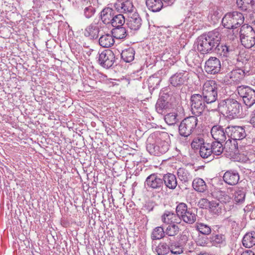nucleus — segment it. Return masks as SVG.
Masks as SVG:
<instances>
[{
  "mask_svg": "<svg viewBox=\"0 0 255 255\" xmlns=\"http://www.w3.org/2000/svg\"><path fill=\"white\" fill-rule=\"evenodd\" d=\"M219 110L230 118H235L241 115L242 105L234 99H227L218 104Z\"/></svg>",
  "mask_w": 255,
  "mask_h": 255,
  "instance_id": "1",
  "label": "nucleus"
},
{
  "mask_svg": "<svg viewBox=\"0 0 255 255\" xmlns=\"http://www.w3.org/2000/svg\"><path fill=\"white\" fill-rule=\"evenodd\" d=\"M244 20L243 14L235 11L226 13L222 18V23L225 27L232 29L234 34H238V28L243 24Z\"/></svg>",
  "mask_w": 255,
  "mask_h": 255,
  "instance_id": "2",
  "label": "nucleus"
},
{
  "mask_svg": "<svg viewBox=\"0 0 255 255\" xmlns=\"http://www.w3.org/2000/svg\"><path fill=\"white\" fill-rule=\"evenodd\" d=\"M176 212L182 220L188 224H193L196 221L197 209L195 208H188L184 203H179L176 208Z\"/></svg>",
  "mask_w": 255,
  "mask_h": 255,
  "instance_id": "3",
  "label": "nucleus"
},
{
  "mask_svg": "<svg viewBox=\"0 0 255 255\" xmlns=\"http://www.w3.org/2000/svg\"><path fill=\"white\" fill-rule=\"evenodd\" d=\"M239 33L242 44L247 48H250L255 44V31L248 24H243L240 28Z\"/></svg>",
  "mask_w": 255,
  "mask_h": 255,
  "instance_id": "4",
  "label": "nucleus"
},
{
  "mask_svg": "<svg viewBox=\"0 0 255 255\" xmlns=\"http://www.w3.org/2000/svg\"><path fill=\"white\" fill-rule=\"evenodd\" d=\"M197 116H192L185 118L178 126L179 134L183 137H188L196 129L198 124Z\"/></svg>",
  "mask_w": 255,
  "mask_h": 255,
  "instance_id": "5",
  "label": "nucleus"
},
{
  "mask_svg": "<svg viewBox=\"0 0 255 255\" xmlns=\"http://www.w3.org/2000/svg\"><path fill=\"white\" fill-rule=\"evenodd\" d=\"M218 85L214 80L207 81L203 86L202 95L207 104L215 102L218 97Z\"/></svg>",
  "mask_w": 255,
  "mask_h": 255,
  "instance_id": "6",
  "label": "nucleus"
},
{
  "mask_svg": "<svg viewBox=\"0 0 255 255\" xmlns=\"http://www.w3.org/2000/svg\"><path fill=\"white\" fill-rule=\"evenodd\" d=\"M237 90L247 107L250 108L255 104V90L248 86L241 85L237 87Z\"/></svg>",
  "mask_w": 255,
  "mask_h": 255,
  "instance_id": "7",
  "label": "nucleus"
},
{
  "mask_svg": "<svg viewBox=\"0 0 255 255\" xmlns=\"http://www.w3.org/2000/svg\"><path fill=\"white\" fill-rule=\"evenodd\" d=\"M190 101L192 114L196 116L201 115L207 104L203 95L199 94L192 95Z\"/></svg>",
  "mask_w": 255,
  "mask_h": 255,
  "instance_id": "8",
  "label": "nucleus"
},
{
  "mask_svg": "<svg viewBox=\"0 0 255 255\" xmlns=\"http://www.w3.org/2000/svg\"><path fill=\"white\" fill-rule=\"evenodd\" d=\"M208 33L201 35L198 39V50L202 54L212 53L214 52V47L211 45V40Z\"/></svg>",
  "mask_w": 255,
  "mask_h": 255,
  "instance_id": "9",
  "label": "nucleus"
},
{
  "mask_svg": "<svg viewBox=\"0 0 255 255\" xmlns=\"http://www.w3.org/2000/svg\"><path fill=\"white\" fill-rule=\"evenodd\" d=\"M169 145L165 140H158L156 144H147L146 148L149 152L156 156L166 153L169 149Z\"/></svg>",
  "mask_w": 255,
  "mask_h": 255,
  "instance_id": "10",
  "label": "nucleus"
},
{
  "mask_svg": "<svg viewBox=\"0 0 255 255\" xmlns=\"http://www.w3.org/2000/svg\"><path fill=\"white\" fill-rule=\"evenodd\" d=\"M248 72L249 71L245 69H233L226 75L224 82L226 84H230L232 82L238 83L244 79L246 73Z\"/></svg>",
  "mask_w": 255,
  "mask_h": 255,
  "instance_id": "11",
  "label": "nucleus"
},
{
  "mask_svg": "<svg viewBox=\"0 0 255 255\" xmlns=\"http://www.w3.org/2000/svg\"><path fill=\"white\" fill-rule=\"evenodd\" d=\"M145 185L152 190L161 191L163 186L162 176L157 173L150 174L146 178Z\"/></svg>",
  "mask_w": 255,
  "mask_h": 255,
  "instance_id": "12",
  "label": "nucleus"
},
{
  "mask_svg": "<svg viewBox=\"0 0 255 255\" xmlns=\"http://www.w3.org/2000/svg\"><path fill=\"white\" fill-rule=\"evenodd\" d=\"M115 58V55L111 50H106L99 54V63L104 68H109L114 64Z\"/></svg>",
  "mask_w": 255,
  "mask_h": 255,
  "instance_id": "13",
  "label": "nucleus"
},
{
  "mask_svg": "<svg viewBox=\"0 0 255 255\" xmlns=\"http://www.w3.org/2000/svg\"><path fill=\"white\" fill-rule=\"evenodd\" d=\"M116 9L121 12L128 13V15L133 13L134 7L132 3L129 0H118L114 3Z\"/></svg>",
  "mask_w": 255,
  "mask_h": 255,
  "instance_id": "14",
  "label": "nucleus"
},
{
  "mask_svg": "<svg viewBox=\"0 0 255 255\" xmlns=\"http://www.w3.org/2000/svg\"><path fill=\"white\" fill-rule=\"evenodd\" d=\"M220 60L214 57H210L205 63V70L208 74H215L221 70Z\"/></svg>",
  "mask_w": 255,
  "mask_h": 255,
  "instance_id": "15",
  "label": "nucleus"
},
{
  "mask_svg": "<svg viewBox=\"0 0 255 255\" xmlns=\"http://www.w3.org/2000/svg\"><path fill=\"white\" fill-rule=\"evenodd\" d=\"M228 132L230 133V136L235 141L244 139L247 135L245 127L230 126L227 127Z\"/></svg>",
  "mask_w": 255,
  "mask_h": 255,
  "instance_id": "16",
  "label": "nucleus"
},
{
  "mask_svg": "<svg viewBox=\"0 0 255 255\" xmlns=\"http://www.w3.org/2000/svg\"><path fill=\"white\" fill-rule=\"evenodd\" d=\"M223 179V181L228 185L235 186L239 182L240 175L239 172L235 170H229L224 173Z\"/></svg>",
  "mask_w": 255,
  "mask_h": 255,
  "instance_id": "17",
  "label": "nucleus"
},
{
  "mask_svg": "<svg viewBox=\"0 0 255 255\" xmlns=\"http://www.w3.org/2000/svg\"><path fill=\"white\" fill-rule=\"evenodd\" d=\"M227 130L220 125L214 126L211 129V133L213 138L218 141H225L227 138Z\"/></svg>",
  "mask_w": 255,
  "mask_h": 255,
  "instance_id": "18",
  "label": "nucleus"
},
{
  "mask_svg": "<svg viewBox=\"0 0 255 255\" xmlns=\"http://www.w3.org/2000/svg\"><path fill=\"white\" fill-rule=\"evenodd\" d=\"M127 24L130 29L136 31L141 27L142 20L138 13L134 12L128 15Z\"/></svg>",
  "mask_w": 255,
  "mask_h": 255,
  "instance_id": "19",
  "label": "nucleus"
},
{
  "mask_svg": "<svg viewBox=\"0 0 255 255\" xmlns=\"http://www.w3.org/2000/svg\"><path fill=\"white\" fill-rule=\"evenodd\" d=\"M188 74L185 72H177L170 78V83L173 87H180L187 81Z\"/></svg>",
  "mask_w": 255,
  "mask_h": 255,
  "instance_id": "20",
  "label": "nucleus"
},
{
  "mask_svg": "<svg viewBox=\"0 0 255 255\" xmlns=\"http://www.w3.org/2000/svg\"><path fill=\"white\" fill-rule=\"evenodd\" d=\"M162 222L165 224H179L180 218L178 214L165 211L161 217Z\"/></svg>",
  "mask_w": 255,
  "mask_h": 255,
  "instance_id": "21",
  "label": "nucleus"
},
{
  "mask_svg": "<svg viewBox=\"0 0 255 255\" xmlns=\"http://www.w3.org/2000/svg\"><path fill=\"white\" fill-rule=\"evenodd\" d=\"M171 107V104L162 97L158 99L155 105L157 112L161 115L166 114Z\"/></svg>",
  "mask_w": 255,
  "mask_h": 255,
  "instance_id": "22",
  "label": "nucleus"
},
{
  "mask_svg": "<svg viewBox=\"0 0 255 255\" xmlns=\"http://www.w3.org/2000/svg\"><path fill=\"white\" fill-rule=\"evenodd\" d=\"M162 178V183L163 182L166 187L170 189H174L177 185L176 177L175 175L171 173L164 174Z\"/></svg>",
  "mask_w": 255,
  "mask_h": 255,
  "instance_id": "23",
  "label": "nucleus"
},
{
  "mask_svg": "<svg viewBox=\"0 0 255 255\" xmlns=\"http://www.w3.org/2000/svg\"><path fill=\"white\" fill-rule=\"evenodd\" d=\"M115 12L110 7H106L103 9L101 12V18L103 22L106 24H110Z\"/></svg>",
  "mask_w": 255,
  "mask_h": 255,
  "instance_id": "24",
  "label": "nucleus"
},
{
  "mask_svg": "<svg viewBox=\"0 0 255 255\" xmlns=\"http://www.w3.org/2000/svg\"><path fill=\"white\" fill-rule=\"evenodd\" d=\"M208 33L210 38H212L211 43V45L214 47L215 51L221 41L222 34L217 29Z\"/></svg>",
  "mask_w": 255,
  "mask_h": 255,
  "instance_id": "25",
  "label": "nucleus"
},
{
  "mask_svg": "<svg viewBox=\"0 0 255 255\" xmlns=\"http://www.w3.org/2000/svg\"><path fill=\"white\" fill-rule=\"evenodd\" d=\"M99 32V27L94 24H91L85 29L84 35L91 39H95L98 37Z\"/></svg>",
  "mask_w": 255,
  "mask_h": 255,
  "instance_id": "26",
  "label": "nucleus"
},
{
  "mask_svg": "<svg viewBox=\"0 0 255 255\" xmlns=\"http://www.w3.org/2000/svg\"><path fill=\"white\" fill-rule=\"evenodd\" d=\"M100 46L103 47L108 48L113 46L115 43V40L113 35L107 34L101 36L99 39Z\"/></svg>",
  "mask_w": 255,
  "mask_h": 255,
  "instance_id": "27",
  "label": "nucleus"
},
{
  "mask_svg": "<svg viewBox=\"0 0 255 255\" xmlns=\"http://www.w3.org/2000/svg\"><path fill=\"white\" fill-rule=\"evenodd\" d=\"M209 143L204 144L199 150V153L203 158H209L210 160L214 159V156Z\"/></svg>",
  "mask_w": 255,
  "mask_h": 255,
  "instance_id": "28",
  "label": "nucleus"
},
{
  "mask_svg": "<svg viewBox=\"0 0 255 255\" xmlns=\"http://www.w3.org/2000/svg\"><path fill=\"white\" fill-rule=\"evenodd\" d=\"M237 4L242 11L251 10L255 4V0H237Z\"/></svg>",
  "mask_w": 255,
  "mask_h": 255,
  "instance_id": "29",
  "label": "nucleus"
},
{
  "mask_svg": "<svg viewBox=\"0 0 255 255\" xmlns=\"http://www.w3.org/2000/svg\"><path fill=\"white\" fill-rule=\"evenodd\" d=\"M146 4L149 9L157 12L163 7V2L161 0H146Z\"/></svg>",
  "mask_w": 255,
  "mask_h": 255,
  "instance_id": "30",
  "label": "nucleus"
},
{
  "mask_svg": "<svg viewBox=\"0 0 255 255\" xmlns=\"http://www.w3.org/2000/svg\"><path fill=\"white\" fill-rule=\"evenodd\" d=\"M243 245L247 248H250L255 245V232L247 233L242 241Z\"/></svg>",
  "mask_w": 255,
  "mask_h": 255,
  "instance_id": "31",
  "label": "nucleus"
},
{
  "mask_svg": "<svg viewBox=\"0 0 255 255\" xmlns=\"http://www.w3.org/2000/svg\"><path fill=\"white\" fill-rule=\"evenodd\" d=\"M232 51V49L230 48V46H228L225 44H222L220 42L214 52L217 53L221 56L224 57H228L229 56L230 53Z\"/></svg>",
  "mask_w": 255,
  "mask_h": 255,
  "instance_id": "32",
  "label": "nucleus"
},
{
  "mask_svg": "<svg viewBox=\"0 0 255 255\" xmlns=\"http://www.w3.org/2000/svg\"><path fill=\"white\" fill-rule=\"evenodd\" d=\"M135 51L133 48L129 47L123 50L121 53L123 60L126 62L129 63L133 60Z\"/></svg>",
  "mask_w": 255,
  "mask_h": 255,
  "instance_id": "33",
  "label": "nucleus"
},
{
  "mask_svg": "<svg viewBox=\"0 0 255 255\" xmlns=\"http://www.w3.org/2000/svg\"><path fill=\"white\" fill-rule=\"evenodd\" d=\"M113 36L117 39H124L127 36V31L123 26L114 28L112 31Z\"/></svg>",
  "mask_w": 255,
  "mask_h": 255,
  "instance_id": "34",
  "label": "nucleus"
},
{
  "mask_svg": "<svg viewBox=\"0 0 255 255\" xmlns=\"http://www.w3.org/2000/svg\"><path fill=\"white\" fill-rule=\"evenodd\" d=\"M193 188L199 192H203L207 189V185L205 181L201 178L195 179L192 182Z\"/></svg>",
  "mask_w": 255,
  "mask_h": 255,
  "instance_id": "35",
  "label": "nucleus"
},
{
  "mask_svg": "<svg viewBox=\"0 0 255 255\" xmlns=\"http://www.w3.org/2000/svg\"><path fill=\"white\" fill-rule=\"evenodd\" d=\"M177 224H166L167 226L165 229V235L169 237H175L180 231V228Z\"/></svg>",
  "mask_w": 255,
  "mask_h": 255,
  "instance_id": "36",
  "label": "nucleus"
},
{
  "mask_svg": "<svg viewBox=\"0 0 255 255\" xmlns=\"http://www.w3.org/2000/svg\"><path fill=\"white\" fill-rule=\"evenodd\" d=\"M161 81V78L157 76L149 77L147 80L148 86L150 91H153L157 89Z\"/></svg>",
  "mask_w": 255,
  "mask_h": 255,
  "instance_id": "37",
  "label": "nucleus"
},
{
  "mask_svg": "<svg viewBox=\"0 0 255 255\" xmlns=\"http://www.w3.org/2000/svg\"><path fill=\"white\" fill-rule=\"evenodd\" d=\"M222 142V141H215L212 142L211 144H210V147H211L212 150H213L214 156L215 155H220L223 153L224 148Z\"/></svg>",
  "mask_w": 255,
  "mask_h": 255,
  "instance_id": "38",
  "label": "nucleus"
},
{
  "mask_svg": "<svg viewBox=\"0 0 255 255\" xmlns=\"http://www.w3.org/2000/svg\"><path fill=\"white\" fill-rule=\"evenodd\" d=\"M125 22V17L122 14H116L115 13L113 17L112 18V20L110 24H111L114 27H117L119 26H122Z\"/></svg>",
  "mask_w": 255,
  "mask_h": 255,
  "instance_id": "39",
  "label": "nucleus"
},
{
  "mask_svg": "<svg viewBox=\"0 0 255 255\" xmlns=\"http://www.w3.org/2000/svg\"><path fill=\"white\" fill-rule=\"evenodd\" d=\"M169 252L172 254L179 255L183 252V244L180 242H174L169 246Z\"/></svg>",
  "mask_w": 255,
  "mask_h": 255,
  "instance_id": "40",
  "label": "nucleus"
},
{
  "mask_svg": "<svg viewBox=\"0 0 255 255\" xmlns=\"http://www.w3.org/2000/svg\"><path fill=\"white\" fill-rule=\"evenodd\" d=\"M165 235V230L162 227L159 226L153 229L151 237L152 240H159L164 238Z\"/></svg>",
  "mask_w": 255,
  "mask_h": 255,
  "instance_id": "41",
  "label": "nucleus"
},
{
  "mask_svg": "<svg viewBox=\"0 0 255 255\" xmlns=\"http://www.w3.org/2000/svg\"><path fill=\"white\" fill-rule=\"evenodd\" d=\"M245 197L246 190L244 188H239L234 193V200L236 203H242Z\"/></svg>",
  "mask_w": 255,
  "mask_h": 255,
  "instance_id": "42",
  "label": "nucleus"
},
{
  "mask_svg": "<svg viewBox=\"0 0 255 255\" xmlns=\"http://www.w3.org/2000/svg\"><path fill=\"white\" fill-rule=\"evenodd\" d=\"M177 175L179 179L183 182H187L191 180V176L187 170L183 168H180L177 171Z\"/></svg>",
  "mask_w": 255,
  "mask_h": 255,
  "instance_id": "43",
  "label": "nucleus"
},
{
  "mask_svg": "<svg viewBox=\"0 0 255 255\" xmlns=\"http://www.w3.org/2000/svg\"><path fill=\"white\" fill-rule=\"evenodd\" d=\"M154 252L157 255H166L169 252V246L165 243H160L155 248Z\"/></svg>",
  "mask_w": 255,
  "mask_h": 255,
  "instance_id": "44",
  "label": "nucleus"
},
{
  "mask_svg": "<svg viewBox=\"0 0 255 255\" xmlns=\"http://www.w3.org/2000/svg\"><path fill=\"white\" fill-rule=\"evenodd\" d=\"M196 228L201 234L204 235H208L211 233V227L209 225L204 223H196Z\"/></svg>",
  "mask_w": 255,
  "mask_h": 255,
  "instance_id": "45",
  "label": "nucleus"
},
{
  "mask_svg": "<svg viewBox=\"0 0 255 255\" xmlns=\"http://www.w3.org/2000/svg\"><path fill=\"white\" fill-rule=\"evenodd\" d=\"M233 142L234 143H232V141L230 139L226 141L224 148L227 152L235 153L237 151L238 143H236V141H234V140H233Z\"/></svg>",
  "mask_w": 255,
  "mask_h": 255,
  "instance_id": "46",
  "label": "nucleus"
},
{
  "mask_svg": "<svg viewBox=\"0 0 255 255\" xmlns=\"http://www.w3.org/2000/svg\"><path fill=\"white\" fill-rule=\"evenodd\" d=\"M164 120L168 125H174L178 121L177 114L173 112L165 114Z\"/></svg>",
  "mask_w": 255,
  "mask_h": 255,
  "instance_id": "47",
  "label": "nucleus"
},
{
  "mask_svg": "<svg viewBox=\"0 0 255 255\" xmlns=\"http://www.w3.org/2000/svg\"><path fill=\"white\" fill-rule=\"evenodd\" d=\"M204 144H205V143H204V140L203 138L196 137L192 140L191 143V146L195 150L200 149L201 147H202Z\"/></svg>",
  "mask_w": 255,
  "mask_h": 255,
  "instance_id": "48",
  "label": "nucleus"
},
{
  "mask_svg": "<svg viewBox=\"0 0 255 255\" xmlns=\"http://www.w3.org/2000/svg\"><path fill=\"white\" fill-rule=\"evenodd\" d=\"M197 57V54L194 52H189L186 57V61L187 63L191 66L193 64L195 65L197 60L195 58Z\"/></svg>",
  "mask_w": 255,
  "mask_h": 255,
  "instance_id": "49",
  "label": "nucleus"
},
{
  "mask_svg": "<svg viewBox=\"0 0 255 255\" xmlns=\"http://www.w3.org/2000/svg\"><path fill=\"white\" fill-rule=\"evenodd\" d=\"M209 204L212 207H215L219 205L218 203H210L207 199L204 198L200 199L198 202V205L201 208H206L209 206Z\"/></svg>",
  "mask_w": 255,
  "mask_h": 255,
  "instance_id": "50",
  "label": "nucleus"
},
{
  "mask_svg": "<svg viewBox=\"0 0 255 255\" xmlns=\"http://www.w3.org/2000/svg\"><path fill=\"white\" fill-rule=\"evenodd\" d=\"M211 240L214 244H220L223 243L225 241V237L224 235L222 234L216 235L213 236L211 238Z\"/></svg>",
  "mask_w": 255,
  "mask_h": 255,
  "instance_id": "51",
  "label": "nucleus"
},
{
  "mask_svg": "<svg viewBox=\"0 0 255 255\" xmlns=\"http://www.w3.org/2000/svg\"><path fill=\"white\" fill-rule=\"evenodd\" d=\"M163 61H169L170 64H173L176 61V59L172 55H170L168 52H164L161 56Z\"/></svg>",
  "mask_w": 255,
  "mask_h": 255,
  "instance_id": "52",
  "label": "nucleus"
},
{
  "mask_svg": "<svg viewBox=\"0 0 255 255\" xmlns=\"http://www.w3.org/2000/svg\"><path fill=\"white\" fill-rule=\"evenodd\" d=\"M83 14L87 18H91L95 12V8L94 7L82 9Z\"/></svg>",
  "mask_w": 255,
  "mask_h": 255,
  "instance_id": "53",
  "label": "nucleus"
},
{
  "mask_svg": "<svg viewBox=\"0 0 255 255\" xmlns=\"http://www.w3.org/2000/svg\"><path fill=\"white\" fill-rule=\"evenodd\" d=\"M197 245L199 246L205 247L208 244V239L206 237H200L196 241Z\"/></svg>",
  "mask_w": 255,
  "mask_h": 255,
  "instance_id": "54",
  "label": "nucleus"
},
{
  "mask_svg": "<svg viewBox=\"0 0 255 255\" xmlns=\"http://www.w3.org/2000/svg\"><path fill=\"white\" fill-rule=\"evenodd\" d=\"M80 7L81 9H85L93 7L92 3L90 0H82L80 3Z\"/></svg>",
  "mask_w": 255,
  "mask_h": 255,
  "instance_id": "55",
  "label": "nucleus"
},
{
  "mask_svg": "<svg viewBox=\"0 0 255 255\" xmlns=\"http://www.w3.org/2000/svg\"><path fill=\"white\" fill-rule=\"evenodd\" d=\"M220 202L225 203H229L232 202L231 198L229 195L224 193L223 196L220 198Z\"/></svg>",
  "mask_w": 255,
  "mask_h": 255,
  "instance_id": "56",
  "label": "nucleus"
},
{
  "mask_svg": "<svg viewBox=\"0 0 255 255\" xmlns=\"http://www.w3.org/2000/svg\"><path fill=\"white\" fill-rule=\"evenodd\" d=\"M250 123L255 128V110L253 112Z\"/></svg>",
  "mask_w": 255,
  "mask_h": 255,
  "instance_id": "57",
  "label": "nucleus"
},
{
  "mask_svg": "<svg viewBox=\"0 0 255 255\" xmlns=\"http://www.w3.org/2000/svg\"><path fill=\"white\" fill-rule=\"evenodd\" d=\"M255 161V154H249L248 157H247V159L246 161H249V162H254Z\"/></svg>",
  "mask_w": 255,
  "mask_h": 255,
  "instance_id": "58",
  "label": "nucleus"
},
{
  "mask_svg": "<svg viewBox=\"0 0 255 255\" xmlns=\"http://www.w3.org/2000/svg\"><path fill=\"white\" fill-rule=\"evenodd\" d=\"M180 240L182 241L181 243L183 245L188 241V237L184 234V232L180 236Z\"/></svg>",
  "mask_w": 255,
  "mask_h": 255,
  "instance_id": "59",
  "label": "nucleus"
},
{
  "mask_svg": "<svg viewBox=\"0 0 255 255\" xmlns=\"http://www.w3.org/2000/svg\"><path fill=\"white\" fill-rule=\"evenodd\" d=\"M165 4L167 5H172L175 1V0H161Z\"/></svg>",
  "mask_w": 255,
  "mask_h": 255,
  "instance_id": "60",
  "label": "nucleus"
},
{
  "mask_svg": "<svg viewBox=\"0 0 255 255\" xmlns=\"http://www.w3.org/2000/svg\"><path fill=\"white\" fill-rule=\"evenodd\" d=\"M241 255H255V253L251 250H246L243 252Z\"/></svg>",
  "mask_w": 255,
  "mask_h": 255,
  "instance_id": "61",
  "label": "nucleus"
}]
</instances>
